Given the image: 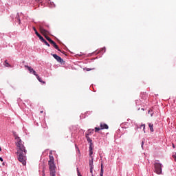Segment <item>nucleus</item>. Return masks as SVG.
<instances>
[{
  "label": "nucleus",
  "instance_id": "obj_39",
  "mask_svg": "<svg viewBox=\"0 0 176 176\" xmlns=\"http://www.w3.org/2000/svg\"><path fill=\"white\" fill-rule=\"evenodd\" d=\"M91 176H94V175L92 174Z\"/></svg>",
  "mask_w": 176,
  "mask_h": 176
},
{
  "label": "nucleus",
  "instance_id": "obj_19",
  "mask_svg": "<svg viewBox=\"0 0 176 176\" xmlns=\"http://www.w3.org/2000/svg\"><path fill=\"white\" fill-rule=\"evenodd\" d=\"M5 67H11L10 64L8 63V60H5Z\"/></svg>",
  "mask_w": 176,
  "mask_h": 176
},
{
  "label": "nucleus",
  "instance_id": "obj_36",
  "mask_svg": "<svg viewBox=\"0 0 176 176\" xmlns=\"http://www.w3.org/2000/svg\"><path fill=\"white\" fill-rule=\"evenodd\" d=\"M3 166H5V162L3 163Z\"/></svg>",
  "mask_w": 176,
  "mask_h": 176
},
{
  "label": "nucleus",
  "instance_id": "obj_3",
  "mask_svg": "<svg viewBox=\"0 0 176 176\" xmlns=\"http://www.w3.org/2000/svg\"><path fill=\"white\" fill-rule=\"evenodd\" d=\"M162 164L159 162L154 163L155 172L156 173V174H158V175H160V174H162Z\"/></svg>",
  "mask_w": 176,
  "mask_h": 176
},
{
  "label": "nucleus",
  "instance_id": "obj_25",
  "mask_svg": "<svg viewBox=\"0 0 176 176\" xmlns=\"http://www.w3.org/2000/svg\"><path fill=\"white\" fill-rule=\"evenodd\" d=\"M91 145H93V143H90L89 151H93V147L91 146Z\"/></svg>",
  "mask_w": 176,
  "mask_h": 176
},
{
  "label": "nucleus",
  "instance_id": "obj_30",
  "mask_svg": "<svg viewBox=\"0 0 176 176\" xmlns=\"http://www.w3.org/2000/svg\"><path fill=\"white\" fill-rule=\"evenodd\" d=\"M102 170H104V167H103V166H102V164H101L100 173L102 172Z\"/></svg>",
  "mask_w": 176,
  "mask_h": 176
},
{
  "label": "nucleus",
  "instance_id": "obj_9",
  "mask_svg": "<svg viewBox=\"0 0 176 176\" xmlns=\"http://www.w3.org/2000/svg\"><path fill=\"white\" fill-rule=\"evenodd\" d=\"M36 78L38 79V82H41V83H46L45 81L42 80V78H41L38 74H36Z\"/></svg>",
  "mask_w": 176,
  "mask_h": 176
},
{
  "label": "nucleus",
  "instance_id": "obj_17",
  "mask_svg": "<svg viewBox=\"0 0 176 176\" xmlns=\"http://www.w3.org/2000/svg\"><path fill=\"white\" fill-rule=\"evenodd\" d=\"M16 19V20H18L19 24H21V21H20V16H19V14H17Z\"/></svg>",
  "mask_w": 176,
  "mask_h": 176
},
{
  "label": "nucleus",
  "instance_id": "obj_31",
  "mask_svg": "<svg viewBox=\"0 0 176 176\" xmlns=\"http://www.w3.org/2000/svg\"><path fill=\"white\" fill-rule=\"evenodd\" d=\"M0 162H3V158H2V157H0Z\"/></svg>",
  "mask_w": 176,
  "mask_h": 176
},
{
  "label": "nucleus",
  "instance_id": "obj_2",
  "mask_svg": "<svg viewBox=\"0 0 176 176\" xmlns=\"http://www.w3.org/2000/svg\"><path fill=\"white\" fill-rule=\"evenodd\" d=\"M50 160L48 161V168L50 176H56V162H54V157L52 155V153H50Z\"/></svg>",
  "mask_w": 176,
  "mask_h": 176
},
{
  "label": "nucleus",
  "instance_id": "obj_22",
  "mask_svg": "<svg viewBox=\"0 0 176 176\" xmlns=\"http://www.w3.org/2000/svg\"><path fill=\"white\" fill-rule=\"evenodd\" d=\"M101 130V128L100 127H95V133H98V131H100Z\"/></svg>",
  "mask_w": 176,
  "mask_h": 176
},
{
  "label": "nucleus",
  "instance_id": "obj_33",
  "mask_svg": "<svg viewBox=\"0 0 176 176\" xmlns=\"http://www.w3.org/2000/svg\"><path fill=\"white\" fill-rule=\"evenodd\" d=\"M144 146V141L142 142V147Z\"/></svg>",
  "mask_w": 176,
  "mask_h": 176
},
{
  "label": "nucleus",
  "instance_id": "obj_7",
  "mask_svg": "<svg viewBox=\"0 0 176 176\" xmlns=\"http://www.w3.org/2000/svg\"><path fill=\"white\" fill-rule=\"evenodd\" d=\"M100 130H108L109 129V126H108V124L101 122L100 124Z\"/></svg>",
  "mask_w": 176,
  "mask_h": 176
},
{
  "label": "nucleus",
  "instance_id": "obj_24",
  "mask_svg": "<svg viewBox=\"0 0 176 176\" xmlns=\"http://www.w3.org/2000/svg\"><path fill=\"white\" fill-rule=\"evenodd\" d=\"M140 128H141V129L143 128V130H144V133H145V124H142L141 126H140Z\"/></svg>",
  "mask_w": 176,
  "mask_h": 176
},
{
  "label": "nucleus",
  "instance_id": "obj_5",
  "mask_svg": "<svg viewBox=\"0 0 176 176\" xmlns=\"http://www.w3.org/2000/svg\"><path fill=\"white\" fill-rule=\"evenodd\" d=\"M52 56L54 57V58H55L56 60L58 61V63H63L64 62V60H63V58H61V57L58 56L57 54H52Z\"/></svg>",
  "mask_w": 176,
  "mask_h": 176
},
{
  "label": "nucleus",
  "instance_id": "obj_34",
  "mask_svg": "<svg viewBox=\"0 0 176 176\" xmlns=\"http://www.w3.org/2000/svg\"><path fill=\"white\" fill-rule=\"evenodd\" d=\"M40 113H43V111H40Z\"/></svg>",
  "mask_w": 176,
  "mask_h": 176
},
{
  "label": "nucleus",
  "instance_id": "obj_16",
  "mask_svg": "<svg viewBox=\"0 0 176 176\" xmlns=\"http://www.w3.org/2000/svg\"><path fill=\"white\" fill-rule=\"evenodd\" d=\"M36 36H38V38H39L40 41H41V42L45 41V38H43V36H41L39 34L36 35Z\"/></svg>",
  "mask_w": 176,
  "mask_h": 176
},
{
  "label": "nucleus",
  "instance_id": "obj_21",
  "mask_svg": "<svg viewBox=\"0 0 176 176\" xmlns=\"http://www.w3.org/2000/svg\"><path fill=\"white\" fill-rule=\"evenodd\" d=\"M33 30L35 32V34L36 36L39 34V33L38 32V30H36V28H35V27H33Z\"/></svg>",
  "mask_w": 176,
  "mask_h": 176
},
{
  "label": "nucleus",
  "instance_id": "obj_12",
  "mask_svg": "<svg viewBox=\"0 0 176 176\" xmlns=\"http://www.w3.org/2000/svg\"><path fill=\"white\" fill-rule=\"evenodd\" d=\"M92 131H94V129H89L85 133V135H91Z\"/></svg>",
  "mask_w": 176,
  "mask_h": 176
},
{
  "label": "nucleus",
  "instance_id": "obj_37",
  "mask_svg": "<svg viewBox=\"0 0 176 176\" xmlns=\"http://www.w3.org/2000/svg\"><path fill=\"white\" fill-rule=\"evenodd\" d=\"M2 151V149L1 148V147H0V152Z\"/></svg>",
  "mask_w": 176,
  "mask_h": 176
},
{
  "label": "nucleus",
  "instance_id": "obj_6",
  "mask_svg": "<svg viewBox=\"0 0 176 176\" xmlns=\"http://www.w3.org/2000/svg\"><path fill=\"white\" fill-rule=\"evenodd\" d=\"M25 68H27V69L29 71L30 74H33L36 76L37 75L36 72L34 70V69L28 65H25Z\"/></svg>",
  "mask_w": 176,
  "mask_h": 176
},
{
  "label": "nucleus",
  "instance_id": "obj_32",
  "mask_svg": "<svg viewBox=\"0 0 176 176\" xmlns=\"http://www.w3.org/2000/svg\"><path fill=\"white\" fill-rule=\"evenodd\" d=\"M173 148H175V145L174 144H172Z\"/></svg>",
  "mask_w": 176,
  "mask_h": 176
},
{
  "label": "nucleus",
  "instance_id": "obj_13",
  "mask_svg": "<svg viewBox=\"0 0 176 176\" xmlns=\"http://www.w3.org/2000/svg\"><path fill=\"white\" fill-rule=\"evenodd\" d=\"M45 36V38L47 39V41H48V42H50V43H51L52 41H53V40H52V38H50V37H49L48 36H47V34H46L45 36Z\"/></svg>",
  "mask_w": 176,
  "mask_h": 176
},
{
  "label": "nucleus",
  "instance_id": "obj_38",
  "mask_svg": "<svg viewBox=\"0 0 176 176\" xmlns=\"http://www.w3.org/2000/svg\"><path fill=\"white\" fill-rule=\"evenodd\" d=\"M140 108L139 107V108H138V111H140Z\"/></svg>",
  "mask_w": 176,
  "mask_h": 176
},
{
  "label": "nucleus",
  "instance_id": "obj_20",
  "mask_svg": "<svg viewBox=\"0 0 176 176\" xmlns=\"http://www.w3.org/2000/svg\"><path fill=\"white\" fill-rule=\"evenodd\" d=\"M43 43H45V45H46V46H48V47H50V44H49V43H47V41H46V40H44V41H43Z\"/></svg>",
  "mask_w": 176,
  "mask_h": 176
},
{
  "label": "nucleus",
  "instance_id": "obj_10",
  "mask_svg": "<svg viewBox=\"0 0 176 176\" xmlns=\"http://www.w3.org/2000/svg\"><path fill=\"white\" fill-rule=\"evenodd\" d=\"M89 164L90 167H94L93 165V157H91V158L89 160Z\"/></svg>",
  "mask_w": 176,
  "mask_h": 176
},
{
  "label": "nucleus",
  "instance_id": "obj_8",
  "mask_svg": "<svg viewBox=\"0 0 176 176\" xmlns=\"http://www.w3.org/2000/svg\"><path fill=\"white\" fill-rule=\"evenodd\" d=\"M51 45H52V46L56 49V50H58V52H61V50H60V48L58 47V45H57V44L56 43V42H54V41H52L51 43Z\"/></svg>",
  "mask_w": 176,
  "mask_h": 176
},
{
  "label": "nucleus",
  "instance_id": "obj_35",
  "mask_svg": "<svg viewBox=\"0 0 176 176\" xmlns=\"http://www.w3.org/2000/svg\"><path fill=\"white\" fill-rule=\"evenodd\" d=\"M142 111H144V108H142Z\"/></svg>",
  "mask_w": 176,
  "mask_h": 176
},
{
  "label": "nucleus",
  "instance_id": "obj_27",
  "mask_svg": "<svg viewBox=\"0 0 176 176\" xmlns=\"http://www.w3.org/2000/svg\"><path fill=\"white\" fill-rule=\"evenodd\" d=\"M77 173H78V176H82V175H80V172H79V168H77Z\"/></svg>",
  "mask_w": 176,
  "mask_h": 176
},
{
  "label": "nucleus",
  "instance_id": "obj_15",
  "mask_svg": "<svg viewBox=\"0 0 176 176\" xmlns=\"http://www.w3.org/2000/svg\"><path fill=\"white\" fill-rule=\"evenodd\" d=\"M85 138H87V142H90V144H91L92 140H91V139H90V137H89L88 135H85Z\"/></svg>",
  "mask_w": 176,
  "mask_h": 176
},
{
  "label": "nucleus",
  "instance_id": "obj_11",
  "mask_svg": "<svg viewBox=\"0 0 176 176\" xmlns=\"http://www.w3.org/2000/svg\"><path fill=\"white\" fill-rule=\"evenodd\" d=\"M148 127L150 128V131H151V133H153V124L148 123Z\"/></svg>",
  "mask_w": 176,
  "mask_h": 176
},
{
  "label": "nucleus",
  "instance_id": "obj_26",
  "mask_svg": "<svg viewBox=\"0 0 176 176\" xmlns=\"http://www.w3.org/2000/svg\"><path fill=\"white\" fill-rule=\"evenodd\" d=\"M93 168H94V166H90V173H91V174H93Z\"/></svg>",
  "mask_w": 176,
  "mask_h": 176
},
{
  "label": "nucleus",
  "instance_id": "obj_1",
  "mask_svg": "<svg viewBox=\"0 0 176 176\" xmlns=\"http://www.w3.org/2000/svg\"><path fill=\"white\" fill-rule=\"evenodd\" d=\"M16 145L17 146V160L20 163H22L23 166H26L27 164V150H25V147L24 146V144H23V141H21V139L18 138L16 140Z\"/></svg>",
  "mask_w": 176,
  "mask_h": 176
},
{
  "label": "nucleus",
  "instance_id": "obj_18",
  "mask_svg": "<svg viewBox=\"0 0 176 176\" xmlns=\"http://www.w3.org/2000/svg\"><path fill=\"white\" fill-rule=\"evenodd\" d=\"M13 135L15 140H19V138H20L19 136H17V133H16V132H13Z\"/></svg>",
  "mask_w": 176,
  "mask_h": 176
},
{
  "label": "nucleus",
  "instance_id": "obj_14",
  "mask_svg": "<svg viewBox=\"0 0 176 176\" xmlns=\"http://www.w3.org/2000/svg\"><path fill=\"white\" fill-rule=\"evenodd\" d=\"M135 104L138 107H139V105H142V102H141L140 100H138L135 101Z\"/></svg>",
  "mask_w": 176,
  "mask_h": 176
},
{
  "label": "nucleus",
  "instance_id": "obj_28",
  "mask_svg": "<svg viewBox=\"0 0 176 176\" xmlns=\"http://www.w3.org/2000/svg\"><path fill=\"white\" fill-rule=\"evenodd\" d=\"M91 155H93V151H89V156H90V157H93V156H91Z\"/></svg>",
  "mask_w": 176,
  "mask_h": 176
},
{
  "label": "nucleus",
  "instance_id": "obj_23",
  "mask_svg": "<svg viewBox=\"0 0 176 176\" xmlns=\"http://www.w3.org/2000/svg\"><path fill=\"white\" fill-rule=\"evenodd\" d=\"M172 157L174 159L175 162H176V152L172 155Z\"/></svg>",
  "mask_w": 176,
  "mask_h": 176
},
{
  "label": "nucleus",
  "instance_id": "obj_4",
  "mask_svg": "<svg viewBox=\"0 0 176 176\" xmlns=\"http://www.w3.org/2000/svg\"><path fill=\"white\" fill-rule=\"evenodd\" d=\"M39 30L42 35H43V36H45L46 35H49V31L45 30V28H43L42 25L39 26Z\"/></svg>",
  "mask_w": 176,
  "mask_h": 176
},
{
  "label": "nucleus",
  "instance_id": "obj_29",
  "mask_svg": "<svg viewBox=\"0 0 176 176\" xmlns=\"http://www.w3.org/2000/svg\"><path fill=\"white\" fill-rule=\"evenodd\" d=\"M100 176H104V170L102 169V172H100Z\"/></svg>",
  "mask_w": 176,
  "mask_h": 176
}]
</instances>
